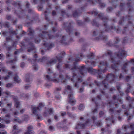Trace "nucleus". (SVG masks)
<instances>
[{
	"label": "nucleus",
	"mask_w": 134,
	"mask_h": 134,
	"mask_svg": "<svg viewBox=\"0 0 134 134\" xmlns=\"http://www.w3.org/2000/svg\"><path fill=\"white\" fill-rule=\"evenodd\" d=\"M66 90H67V92L69 93V94L68 95L69 102L72 105H73L75 104L76 101L73 98V94L72 93H70L71 90L70 87L69 86H67Z\"/></svg>",
	"instance_id": "1"
},
{
	"label": "nucleus",
	"mask_w": 134,
	"mask_h": 134,
	"mask_svg": "<svg viewBox=\"0 0 134 134\" xmlns=\"http://www.w3.org/2000/svg\"><path fill=\"white\" fill-rule=\"evenodd\" d=\"M31 109L33 115L35 116L38 119L41 120L42 119V118L41 116L38 113V111L39 109L38 107L32 106Z\"/></svg>",
	"instance_id": "2"
},
{
	"label": "nucleus",
	"mask_w": 134,
	"mask_h": 134,
	"mask_svg": "<svg viewBox=\"0 0 134 134\" xmlns=\"http://www.w3.org/2000/svg\"><path fill=\"white\" fill-rule=\"evenodd\" d=\"M14 106L16 109H19L21 107V104L18 101V98L15 97L14 98Z\"/></svg>",
	"instance_id": "3"
},
{
	"label": "nucleus",
	"mask_w": 134,
	"mask_h": 134,
	"mask_svg": "<svg viewBox=\"0 0 134 134\" xmlns=\"http://www.w3.org/2000/svg\"><path fill=\"white\" fill-rule=\"evenodd\" d=\"M46 78L48 80H52L54 82H58L57 81V80L55 79H53V77L52 76H51V77H50V76L49 75H46Z\"/></svg>",
	"instance_id": "4"
},
{
	"label": "nucleus",
	"mask_w": 134,
	"mask_h": 134,
	"mask_svg": "<svg viewBox=\"0 0 134 134\" xmlns=\"http://www.w3.org/2000/svg\"><path fill=\"white\" fill-rule=\"evenodd\" d=\"M126 55V53L125 51H122L121 53L117 54V56L120 58H121V56H125Z\"/></svg>",
	"instance_id": "5"
},
{
	"label": "nucleus",
	"mask_w": 134,
	"mask_h": 134,
	"mask_svg": "<svg viewBox=\"0 0 134 134\" xmlns=\"http://www.w3.org/2000/svg\"><path fill=\"white\" fill-rule=\"evenodd\" d=\"M61 42L63 44H66L68 43V41L66 40V37H63L61 41Z\"/></svg>",
	"instance_id": "6"
},
{
	"label": "nucleus",
	"mask_w": 134,
	"mask_h": 134,
	"mask_svg": "<svg viewBox=\"0 0 134 134\" xmlns=\"http://www.w3.org/2000/svg\"><path fill=\"white\" fill-rule=\"evenodd\" d=\"M14 81L17 83H19L21 82V79L17 76H16L14 77Z\"/></svg>",
	"instance_id": "7"
},
{
	"label": "nucleus",
	"mask_w": 134,
	"mask_h": 134,
	"mask_svg": "<svg viewBox=\"0 0 134 134\" xmlns=\"http://www.w3.org/2000/svg\"><path fill=\"white\" fill-rule=\"evenodd\" d=\"M13 121L14 122L21 123L22 121L20 120L17 117H16L13 120Z\"/></svg>",
	"instance_id": "8"
},
{
	"label": "nucleus",
	"mask_w": 134,
	"mask_h": 134,
	"mask_svg": "<svg viewBox=\"0 0 134 134\" xmlns=\"http://www.w3.org/2000/svg\"><path fill=\"white\" fill-rule=\"evenodd\" d=\"M25 80L27 83L30 82L31 80L30 79V76L29 75H26L25 76Z\"/></svg>",
	"instance_id": "9"
},
{
	"label": "nucleus",
	"mask_w": 134,
	"mask_h": 134,
	"mask_svg": "<svg viewBox=\"0 0 134 134\" xmlns=\"http://www.w3.org/2000/svg\"><path fill=\"white\" fill-rule=\"evenodd\" d=\"M32 127L31 126H29L27 127V131H28L29 132L31 131L32 132V133L33 134L34 132L32 131Z\"/></svg>",
	"instance_id": "10"
},
{
	"label": "nucleus",
	"mask_w": 134,
	"mask_h": 134,
	"mask_svg": "<svg viewBox=\"0 0 134 134\" xmlns=\"http://www.w3.org/2000/svg\"><path fill=\"white\" fill-rule=\"evenodd\" d=\"M57 61L56 59L55 58L52 59L49 63L51 64H53L57 62Z\"/></svg>",
	"instance_id": "11"
},
{
	"label": "nucleus",
	"mask_w": 134,
	"mask_h": 134,
	"mask_svg": "<svg viewBox=\"0 0 134 134\" xmlns=\"http://www.w3.org/2000/svg\"><path fill=\"white\" fill-rule=\"evenodd\" d=\"M77 77L76 75V74L75 73H73V79H71V81H72L73 80H74L75 81L77 82Z\"/></svg>",
	"instance_id": "12"
},
{
	"label": "nucleus",
	"mask_w": 134,
	"mask_h": 134,
	"mask_svg": "<svg viewBox=\"0 0 134 134\" xmlns=\"http://www.w3.org/2000/svg\"><path fill=\"white\" fill-rule=\"evenodd\" d=\"M77 67L76 66H74V67L71 69L72 72H77Z\"/></svg>",
	"instance_id": "13"
},
{
	"label": "nucleus",
	"mask_w": 134,
	"mask_h": 134,
	"mask_svg": "<svg viewBox=\"0 0 134 134\" xmlns=\"http://www.w3.org/2000/svg\"><path fill=\"white\" fill-rule=\"evenodd\" d=\"M49 114H51L53 113V109L52 108H50L49 109L47 110Z\"/></svg>",
	"instance_id": "14"
},
{
	"label": "nucleus",
	"mask_w": 134,
	"mask_h": 134,
	"mask_svg": "<svg viewBox=\"0 0 134 134\" xmlns=\"http://www.w3.org/2000/svg\"><path fill=\"white\" fill-rule=\"evenodd\" d=\"M12 86V84L10 83H8L6 85L5 87L7 88H9Z\"/></svg>",
	"instance_id": "15"
},
{
	"label": "nucleus",
	"mask_w": 134,
	"mask_h": 134,
	"mask_svg": "<svg viewBox=\"0 0 134 134\" xmlns=\"http://www.w3.org/2000/svg\"><path fill=\"white\" fill-rule=\"evenodd\" d=\"M19 130L18 129V127L16 125H14L13 126V131H17Z\"/></svg>",
	"instance_id": "16"
},
{
	"label": "nucleus",
	"mask_w": 134,
	"mask_h": 134,
	"mask_svg": "<svg viewBox=\"0 0 134 134\" xmlns=\"http://www.w3.org/2000/svg\"><path fill=\"white\" fill-rule=\"evenodd\" d=\"M49 130L52 131H54L55 130V129L53 127L50 126L49 127Z\"/></svg>",
	"instance_id": "17"
},
{
	"label": "nucleus",
	"mask_w": 134,
	"mask_h": 134,
	"mask_svg": "<svg viewBox=\"0 0 134 134\" xmlns=\"http://www.w3.org/2000/svg\"><path fill=\"white\" fill-rule=\"evenodd\" d=\"M21 97H23L24 98H28V96L26 94H21Z\"/></svg>",
	"instance_id": "18"
},
{
	"label": "nucleus",
	"mask_w": 134,
	"mask_h": 134,
	"mask_svg": "<svg viewBox=\"0 0 134 134\" xmlns=\"http://www.w3.org/2000/svg\"><path fill=\"white\" fill-rule=\"evenodd\" d=\"M33 68L34 70H37L38 69V67L37 65H35L33 66Z\"/></svg>",
	"instance_id": "19"
},
{
	"label": "nucleus",
	"mask_w": 134,
	"mask_h": 134,
	"mask_svg": "<svg viewBox=\"0 0 134 134\" xmlns=\"http://www.w3.org/2000/svg\"><path fill=\"white\" fill-rule=\"evenodd\" d=\"M84 108V107L82 104L80 105L79 106V109L80 110H82Z\"/></svg>",
	"instance_id": "20"
},
{
	"label": "nucleus",
	"mask_w": 134,
	"mask_h": 134,
	"mask_svg": "<svg viewBox=\"0 0 134 134\" xmlns=\"http://www.w3.org/2000/svg\"><path fill=\"white\" fill-rule=\"evenodd\" d=\"M7 63L11 64H13L14 63V61H13L12 60H10L9 61H8Z\"/></svg>",
	"instance_id": "21"
},
{
	"label": "nucleus",
	"mask_w": 134,
	"mask_h": 134,
	"mask_svg": "<svg viewBox=\"0 0 134 134\" xmlns=\"http://www.w3.org/2000/svg\"><path fill=\"white\" fill-rule=\"evenodd\" d=\"M21 131V130H18L15 131H14L13 134H18V133Z\"/></svg>",
	"instance_id": "22"
},
{
	"label": "nucleus",
	"mask_w": 134,
	"mask_h": 134,
	"mask_svg": "<svg viewBox=\"0 0 134 134\" xmlns=\"http://www.w3.org/2000/svg\"><path fill=\"white\" fill-rule=\"evenodd\" d=\"M127 63H125V65L123 66L122 69L123 70H124V71L125 72H126V70H125V68H126V66L127 65Z\"/></svg>",
	"instance_id": "23"
},
{
	"label": "nucleus",
	"mask_w": 134,
	"mask_h": 134,
	"mask_svg": "<svg viewBox=\"0 0 134 134\" xmlns=\"http://www.w3.org/2000/svg\"><path fill=\"white\" fill-rule=\"evenodd\" d=\"M49 113L47 111H45L44 113V115L45 116H47L48 115Z\"/></svg>",
	"instance_id": "24"
},
{
	"label": "nucleus",
	"mask_w": 134,
	"mask_h": 134,
	"mask_svg": "<svg viewBox=\"0 0 134 134\" xmlns=\"http://www.w3.org/2000/svg\"><path fill=\"white\" fill-rule=\"evenodd\" d=\"M58 61L59 62V63H58V65H57V68L58 69H59L60 68V66L61 65V63L60 62V60L59 59H58Z\"/></svg>",
	"instance_id": "25"
},
{
	"label": "nucleus",
	"mask_w": 134,
	"mask_h": 134,
	"mask_svg": "<svg viewBox=\"0 0 134 134\" xmlns=\"http://www.w3.org/2000/svg\"><path fill=\"white\" fill-rule=\"evenodd\" d=\"M101 65H107L106 63H104V62L102 61L99 63Z\"/></svg>",
	"instance_id": "26"
},
{
	"label": "nucleus",
	"mask_w": 134,
	"mask_h": 134,
	"mask_svg": "<svg viewBox=\"0 0 134 134\" xmlns=\"http://www.w3.org/2000/svg\"><path fill=\"white\" fill-rule=\"evenodd\" d=\"M10 77V76L9 75H7L6 76H5L4 77V79L5 80H7Z\"/></svg>",
	"instance_id": "27"
},
{
	"label": "nucleus",
	"mask_w": 134,
	"mask_h": 134,
	"mask_svg": "<svg viewBox=\"0 0 134 134\" xmlns=\"http://www.w3.org/2000/svg\"><path fill=\"white\" fill-rule=\"evenodd\" d=\"M25 65V64L24 63H22L21 64L20 66L21 68L24 67Z\"/></svg>",
	"instance_id": "28"
},
{
	"label": "nucleus",
	"mask_w": 134,
	"mask_h": 134,
	"mask_svg": "<svg viewBox=\"0 0 134 134\" xmlns=\"http://www.w3.org/2000/svg\"><path fill=\"white\" fill-rule=\"evenodd\" d=\"M5 127V125L3 124L0 123V128H4Z\"/></svg>",
	"instance_id": "29"
},
{
	"label": "nucleus",
	"mask_w": 134,
	"mask_h": 134,
	"mask_svg": "<svg viewBox=\"0 0 134 134\" xmlns=\"http://www.w3.org/2000/svg\"><path fill=\"white\" fill-rule=\"evenodd\" d=\"M0 134H7V132L5 131H2L0 132Z\"/></svg>",
	"instance_id": "30"
},
{
	"label": "nucleus",
	"mask_w": 134,
	"mask_h": 134,
	"mask_svg": "<svg viewBox=\"0 0 134 134\" xmlns=\"http://www.w3.org/2000/svg\"><path fill=\"white\" fill-rule=\"evenodd\" d=\"M5 93L8 96H10L11 94V93L9 92H5Z\"/></svg>",
	"instance_id": "31"
},
{
	"label": "nucleus",
	"mask_w": 134,
	"mask_h": 134,
	"mask_svg": "<svg viewBox=\"0 0 134 134\" xmlns=\"http://www.w3.org/2000/svg\"><path fill=\"white\" fill-rule=\"evenodd\" d=\"M24 134H33L32 133V132L31 131L29 132L28 131H26L25 133Z\"/></svg>",
	"instance_id": "32"
},
{
	"label": "nucleus",
	"mask_w": 134,
	"mask_h": 134,
	"mask_svg": "<svg viewBox=\"0 0 134 134\" xmlns=\"http://www.w3.org/2000/svg\"><path fill=\"white\" fill-rule=\"evenodd\" d=\"M101 123L100 122H98L97 123V125L98 126H99L101 125Z\"/></svg>",
	"instance_id": "33"
},
{
	"label": "nucleus",
	"mask_w": 134,
	"mask_h": 134,
	"mask_svg": "<svg viewBox=\"0 0 134 134\" xmlns=\"http://www.w3.org/2000/svg\"><path fill=\"white\" fill-rule=\"evenodd\" d=\"M5 117L7 118H10V115L9 114H7L5 115Z\"/></svg>",
	"instance_id": "34"
},
{
	"label": "nucleus",
	"mask_w": 134,
	"mask_h": 134,
	"mask_svg": "<svg viewBox=\"0 0 134 134\" xmlns=\"http://www.w3.org/2000/svg\"><path fill=\"white\" fill-rule=\"evenodd\" d=\"M30 87V86L29 85H27L25 86V88L27 89Z\"/></svg>",
	"instance_id": "35"
},
{
	"label": "nucleus",
	"mask_w": 134,
	"mask_h": 134,
	"mask_svg": "<svg viewBox=\"0 0 134 134\" xmlns=\"http://www.w3.org/2000/svg\"><path fill=\"white\" fill-rule=\"evenodd\" d=\"M13 114L14 115H17L19 114V113L18 111H15L13 112Z\"/></svg>",
	"instance_id": "36"
},
{
	"label": "nucleus",
	"mask_w": 134,
	"mask_h": 134,
	"mask_svg": "<svg viewBox=\"0 0 134 134\" xmlns=\"http://www.w3.org/2000/svg\"><path fill=\"white\" fill-rule=\"evenodd\" d=\"M34 96L36 97H37L39 96V94L37 93H35L34 94Z\"/></svg>",
	"instance_id": "37"
},
{
	"label": "nucleus",
	"mask_w": 134,
	"mask_h": 134,
	"mask_svg": "<svg viewBox=\"0 0 134 134\" xmlns=\"http://www.w3.org/2000/svg\"><path fill=\"white\" fill-rule=\"evenodd\" d=\"M92 24L94 25L97 26V23L95 21H94L92 23Z\"/></svg>",
	"instance_id": "38"
},
{
	"label": "nucleus",
	"mask_w": 134,
	"mask_h": 134,
	"mask_svg": "<svg viewBox=\"0 0 134 134\" xmlns=\"http://www.w3.org/2000/svg\"><path fill=\"white\" fill-rule=\"evenodd\" d=\"M25 110V109H22L20 110V112L21 113H24Z\"/></svg>",
	"instance_id": "39"
},
{
	"label": "nucleus",
	"mask_w": 134,
	"mask_h": 134,
	"mask_svg": "<svg viewBox=\"0 0 134 134\" xmlns=\"http://www.w3.org/2000/svg\"><path fill=\"white\" fill-rule=\"evenodd\" d=\"M54 119L55 120H57V119H58V116L56 115H55L54 116Z\"/></svg>",
	"instance_id": "40"
},
{
	"label": "nucleus",
	"mask_w": 134,
	"mask_h": 134,
	"mask_svg": "<svg viewBox=\"0 0 134 134\" xmlns=\"http://www.w3.org/2000/svg\"><path fill=\"white\" fill-rule=\"evenodd\" d=\"M40 134H46V133L43 131H42L40 132Z\"/></svg>",
	"instance_id": "41"
},
{
	"label": "nucleus",
	"mask_w": 134,
	"mask_h": 134,
	"mask_svg": "<svg viewBox=\"0 0 134 134\" xmlns=\"http://www.w3.org/2000/svg\"><path fill=\"white\" fill-rule=\"evenodd\" d=\"M78 80L79 82H81L82 81L81 78V77L78 78Z\"/></svg>",
	"instance_id": "42"
},
{
	"label": "nucleus",
	"mask_w": 134,
	"mask_h": 134,
	"mask_svg": "<svg viewBox=\"0 0 134 134\" xmlns=\"http://www.w3.org/2000/svg\"><path fill=\"white\" fill-rule=\"evenodd\" d=\"M7 56L8 58L11 56V54L9 53H7Z\"/></svg>",
	"instance_id": "43"
},
{
	"label": "nucleus",
	"mask_w": 134,
	"mask_h": 134,
	"mask_svg": "<svg viewBox=\"0 0 134 134\" xmlns=\"http://www.w3.org/2000/svg\"><path fill=\"white\" fill-rule=\"evenodd\" d=\"M88 71H89L90 72H91V71H93V69L92 68H90L89 69H88Z\"/></svg>",
	"instance_id": "44"
},
{
	"label": "nucleus",
	"mask_w": 134,
	"mask_h": 134,
	"mask_svg": "<svg viewBox=\"0 0 134 134\" xmlns=\"http://www.w3.org/2000/svg\"><path fill=\"white\" fill-rule=\"evenodd\" d=\"M99 114V115H101V116H102V115L103 114V113L102 111H101V112H100Z\"/></svg>",
	"instance_id": "45"
},
{
	"label": "nucleus",
	"mask_w": 134,
	"mask_h": 134,
	"mask_svg": "<svg viewBox=\"0 0 134 134\" xmlns=\"http://www.w3.org/2000/svg\"><path fill=\"white\" fill-rule=\"evenodd\" d=\"M100 5L101 7H103V6H104L105 5L101 3L100 4Z\"/></svg>",
	"instance_id": "46"
},
{
	"label": "nucleus",
	"mask_w": 134,
	"mask_h": 134,
	"mask_svg": "<svg viewBox=\"0 0 134 134\" xmlns=\"http://www.w3.org/2000/svg\"><path fill=\"white\" fill-rule=\"evenodd\" d=\"M66 113L65 112H64L62 113V116H64V115L66 114Z\"/></svg>",
	"instance_id": "47"
},
{
	"label": "nucleus",
	"mask_w": 134,
	"mask_h": 134,
	"mask_svg": "<svg viewBox=\"0 0 134 134\" xmlns=\"http://www.w3.org/2000/svg\"><path fill=\"white\" fill-rule=\"evenodd\" d=\"M92 111H93V113L97 112V110L96 109H94Z\"/></svg>",
	"instance_id": "48"
},
{
	"label": "nucleus",
	"mask_w": 134,
	"mask_h": 134,
	"mask_svg": "<svg viewBox=\"0 0 134 134\" xmlns=\"http://www.w3.org/2000/svg\"><path fill=\"white\" fill-rule=\"evenodd\" d=\"M52 120L51 119H49L48 120V122L50 123L51 122Z\"/></svg>",
	"instance_id": "49"
},
{
	"label": "nucleus",
	"mask_w": 134,
	"mask_h": 134,
	"mask_svg": "<svg viewBox=\"0 0 134 134\" xmlns=\"http://www.w3.org/2000/svg\"><path fill=\"white\" fill-rule=\"evenodd\" d=\"M77 82L75 83V87L78 88L79 86H77Z\"/></svg>",
	"instance_id": "50"
},
{
	"label": "nucleus",
	"mask_w": 134,
	"mask_h": 134,
	"mask_svg": "<svg viewBox=\"0 0 134 134\" xmlns=\"http://www.w3.org/2000/svg\"><path fill=\"white\" fill-rule=\"evenodd\" d=\"M2 110L4 112H5L6 111V110L4 108L2 109Z\"/></svg>",
	"instance_id": "51"
},
{
	"label": "nucleus",
	"mask_w": 134,
	"mask_h": 134,
	"mask_svg": "<svg viewBox=\"0 0 134 134\" xmlns=\"http://www.w3.org/2000/svg\"><path fill=\"white\" fill-rule=\"evenodd\" d=\"M80 126L81 127L84 128L85 126V125H84L83 124H81Z\"/></svg>",
	"instance_id": "52"
},
{
	"label": "nucleus",
	"mask_w": 134,
	"mask_h": 134,
	"mask_svg": "<svg viewBox=\"0 0 134 134\" xmlns=\"http://www.w3.org/2000/svg\"><path fill=\"white\" fill-rule=\"evenodd\" d=\"M3 54H0V59H1L3 57Z\"/></svg>",
	"instance_id": "53"
},
{
	"label": "nucleus",
	"mask_w": 134,
	"mask_h": 134,
	"mask_svg": "<svg viewBox=\"0 0 134 134\" xmlns=\"http://www.w3.org/2000/svg\"><path fill=\"white\" fill-rule=\"evenodd\" d=\"M93 13H94L95 15H96L97 14V12H96V11H94Z\"/></svg>",
	"instance_id": "54"
},
{
	"label": "nucleus",
	"mask_w": 134,
	"mask_h": 134,
	"mask_svg": "<svg viewBox=\"0 0 134 134\" xmlns=\"http://www.w3.org/2000/svg\"><path fill=\"white\" fill-rule=\"evenodd\" d=\"M52 14L53 15H55V11H53Z\"/></svg>",
	"instance_id": "55"
},
{
	"label": "nucleus",
	"mask_w": 134,
	"mask_h": 134,
	"mask_svg": "<svg viewBox=\"0 0 134 134\" xmlns=\"http://www.w3.org/2000/svg\"><path fill=\"white\" fill-rule=\"evenodd\" d=\"M83 88H81L80 89V92H81L83 91Z\"/></svg>",
	"instance_id": "56"
},
{
	"label": "nucleus",
	"mask_w": 134,
	"mask_h": 134,
	"mask_svg": "<svg viewBox=\"0 0 134 134\" xmlns=\"http://www.w3.org/2000/svg\"><path fill=\"white\" fill-rule=\"evenodd\" d=\"M7 105H8V106L10 107L11 106L12 104L11 103L8 104Z\"/></svg>",
	"instance_id": "57"
},
{
	"label": "nucleus",
	"mask_w": 134,
	"mask_h": 134,
	"mask_svg": "<svg viewBox=\"0 0 134 134\" xmlns=\"http://www.w3.org/2000/svg\"><path fill=\"white\" fill-rule=\"evenodd\" d=\"M8 74L10 76L12 74L11 72H8Z\"/></svg>",
	"instance_id": "58"
},
{
	"label": "nucleus",
	"mask_w": 134,
	"mask_h": 134,
	"mask_svg": "<svg viewBox=\"0 0 134 134\" xmlns=\"http://www.w3.org/2000/svg\"><path fill=\"white\" fill-rule=\"evenodd\" d=\"M5 25H7V26H6V27H9V23L6 24Z\"/></svg>",
	"instance_id": "59"
},
{
	"label": "nucleus",
	"mask_w": 134,
	"mask_h": 134,
	"mask_svg": "<svg viewBox=\"0 0 134 134\" xmlns=\"http://www.w3.org/2000/svg\"><path fill=\"white\" fill-rule=\"evenodd\" d=\"M6 122L7 123H8L10 122V121L9 120H8L7 121H6Z\"/></svg>",
	"instance_id": "60"
},
{
	"label": "nucleus",
	"mask_w": 134,
	"mask_h": 134,
	"mask_svg": "<svg viewBox=\"0 0 134 134\" xmlns=\"http://www.w3.org/2000/svg\"><path fill=\"white\" fill-rule=\"evenodd\" d=\"M7 19H10V16H8L7 17Z\"/></svg>",
	"instance_id": "61"
},
{
	"label": "nucleus",
	"mask_w": 134,
	"mask_h": 134,
	"mask_svg": "<svg viewBox=\"0 0 134 134\" xmlns=\"http://www.w3.org/2000/svg\"><path fill=\"white\" fill-rule=\"evenodd\" d=\"M131 70L132 71H134V67H132Z\"/></svg>",
	"instance_id": "62"
},
{
	"label": "nucleus",
	"mask_w": 134,
	"mask_h": 134,
	"mask_svg": "<svg viewBox=\"0 0 134 134\" xmlns=\"http://www.w3.org/2000/svg\"><path fill=\"white\" fill-rule=\"evenodd\" d=\"M77 133L78 134H80V132L79 131H77Z\"/></svg>",
	"instance_id": "63"
},
{
	"label": "nucleus",
	"mask_w": 134,
	"mask_h": 134,
	"mask_svg": "<svg viewBox=\"0 0 134 134\" xmlns=\"http://www.w3.org/2000/svg\"><path fill=\"white\" fill-rule=\"evenodd\" d=\"M131 61L132 62H134V59L131 60Z\"/></svg>",
	"instance_id": "64"
}]
</instances>
